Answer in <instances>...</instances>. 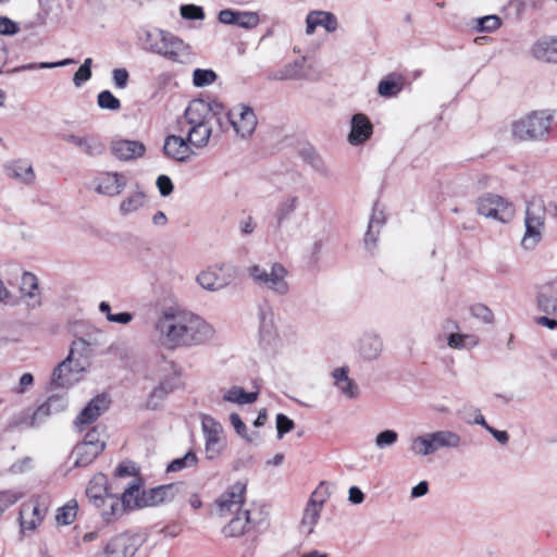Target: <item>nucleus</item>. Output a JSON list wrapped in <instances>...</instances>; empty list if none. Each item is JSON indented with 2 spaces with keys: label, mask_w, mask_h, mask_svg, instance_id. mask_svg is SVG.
<instances>
[{
  "label": "nucleus",
  "mask_w": 557,
  "mask_h": 557,
  "mask_svg": "<svg viewBox=\"0 0 557 557\" xmlns=\"http://www.w3.org/2000/svg\"><path fill=\"white\" fill-rule=\"evenodd\" d=\"M129 74L126 69L120 67L112 71V81L114 87L117 89H124L127 87Z\"/></svg>",
  "instance_id": "680f3d73"
},
{
  "label": "nucleus",
  "mask_w": 557,
  "mask_h": 557,
  "mask_svg": "<svg viewBox=\"0 0 557 557\" xmlns=\"http://www.w3.org/2000/svg\"><path fill=\"white\" fill-rule=\"evenodd\" d=\"M20 30L18 24L7 16L0 17V34L1 35H15Z\"/></svg>",
  "instance_id": "774afa93"
},
{
  "label": "nucleus",
  "mask_w": 557,
  "mask_h": 557,
  "mask_svg": "<svg viewBox=\"0 0 557 557\" xmlns=\"http://www.w3.org/2000/svg\"><path fill=\"white\" fill-rule=\"evenodd\" d=\"M553 123V115L545 110L532 111L511 124L512 136L519 140L546 139Z\"/></svg>",
  "instance_id": "39448f33"
},
{
  "label": "nucleus",
  "mask_w": 557,
  "mask_h": 557,
  "mask_svg": "<svg viewBox=\"0 0 557 557\" xmlns=\"http://www.w3.org/2000/svg\"><path fill=\"white\" fill-rule=\"evenodd\" d=\"M7 173L10 177L26 185L33 184L36 178L32 163L25 160L13 161L7 166Z\"/></svg>",
  "instance_id": "7c9ffc66"
},
{
  "label": "nucleus",
  "mask_w": 557,
  "mask_h": 557,
  "mask_svg": "<svg viewBox=\"0 0 557 557\" xmlns=\"http://www.w3.org/2000/svg\"><path fill=\"white\" fill-rule=\"evenodd\" d=\"M100 446H92L79 443L75 446L73 455L75 456V467H86L90 465L100 454Z\"/></svg>",
  "instance_id": "e433bc0d"
},
{
  "label": "nucleus",
  "mask_w": 557,
  "mask_h": 557,
  "mask_svg": "<svg viewBox=\"0 0 557 557\" xmlns=\"http://www.w3.org/2000/svg\"><path fill=\"white\" fill-rule=\"evenodd\" d=\"M305 58L296 60L294 62L285 64L282 69L272 71L268 74L270 81H289V79H302Z\"/></svg>",
  "instance_id": "c756f323"
},
{
  "label": "nucleus",
  "mask_w": 557,
  "mask_h": 557,
  "mask_svg": "<svg viewBox=\"0 0 557 557\" xmlns=\"http://www.w3.org/2000/svg\"><path fill=\"white\" fill-rule=\"evenodd\" d=\"M181 484H166L160 485L149 491H144V505L157 506L162 503L172 500L174 496L180 492Z\"/></svg>",
  "instance_id": "393cba45"
},
{
  "label": "nucleus",
  "mask_w": 557,
  "mask_h": 557,
  "mask_svg": "<svg viewBox=\"0 0 557 557\" xmlns=\"http://www.w3.org/2000/svg\"><path fill=\"white\" fill-rule=\"evenodd\" d=\"M110 150L120 161H131L141 158L146 152V147L138 140L115 139L111 141Z\"/></svg>",
  "instance_id": "6ab92c4d"
},
{
  "label": "nucleus",
  "mask_w": 557,
  "mask_h": 557,
  "mask_svg": "<svg viewBox=\"0 0 557 557\" xmlns=\"http://www.w3.org/2000/svg\"><path fill=\"white\" fill-rule=\"evenodd\" d=\"M86 495L96 507L100 508L101 503L110 495L107 476L102 473L94 475L86 488Z\"/></svg>",
  "instance_id": "cd10ccee"
},
{
  "label": "nucleus",
  "mask_w": 557,
  "mask_h": 557,
  "mask_svg": "<svg viewBox=\"0 0 557 557\" xmlns=\"http://www.w3.org/2000/svg\"><path fill=\"white\" fill-rule=\"evenodd\" d=\"M235 268L227 263L216 264L213 268L201 271L197 277V283L207 290L216 292L231 284L235 275Z\"/></svg>",
  "instance_id": "9b49d317"
},
{
  "label": "nucleus",
  "mask_w": 557,
  "mask_h": 557,
  "mask_svg": "<svg viewBox=\"0 0 557 557\" xmlns=\"http://www.w3.org/2000/svg\"><path fill=\"white\" fill-rule=\"evenodd\" d=\"M332 377L334 380V385L345 397L355 399L358 396V386L351 379H349L347 367L334 369Z\"/></svg>",
  "instance_id": "c85d7f7f"
},
{
  "label": "nucleus",
  "mask_w": 557,
  "mask_h": 557,
  "mask_svg": "<svg viewBox=\"0 0 557 557\" xmlns=\"http://www.w3.org/2000/svg\"><path fill=\"white\" fill-rule=\"evenodd\" d=\"M101 516L107 522H111L119 517H121L125 511V507L122 504L121 499L110 494L106 499L101 503Z\"/></svg>",
  "instance_id": "58836bf2"
},
{
  "label": "nucleus",
  "mask_w": 557,
  "mask_h": 557,
  "mask_svg": "<svg viewBox=\"0 0 557 557\" xmlns=\"http://www.w3.org/2000/svg\"><path fill=\"white\" fill-rule=\"evenodd\" d=\"M463 418L466 421L470 424H478L486 429V425L488 423L486 422L485 418L482 416L479 409L476 408H469V410H465Z\"/></svg>",
  "instance_id": "69168bd1"
},
{
  "label": "nucleus",
  "mask_w": 557,
  "mask_h": 557,
  "mask_svg": "<svg viewBox=\"0 0 557 557\" xmlns=\"http://www.w3.org/2000/svg\"><path fill=\"white\" fill-rule=\"evenodd\" d=\"M180 12L183 18L185 20H203L205 12L201 7L195 4H184L181 5Z\"/></svg>",
  "instance_id": "bf43d9fd"
},
{
  "label": "nucleus",
  "mask_w": 557,
  "mask_h": 557,
  "mask_svg": "<svg viewBox=\"0 0 557 557\" xmlns=\"http://www.w3.org/2000/svg\"><path fill=\"white\" fill-rule=\"evenodd\" d=\"M106 433L104 429L101 426H95L90 431H88L82 443L89 444L92 446H100V450L103 451L106 447Z\"/></svg>",
  "instance_id": "3c124183"
},
{
  "label": "nucleus",
  "mask_w": 557,
  "mask_h": 557,
  "mask_svg": "<svg viewBox=\"0 0 557 557\" xmlns=\"http://www.w3.org/2000/svg\"><path fill=\"white\" fill-rule=\"evenodd\" d=\"M435 453L441 449H459L462 446L461 436L451 430L430 432Z\"/></svg>",
  "instance_id": "bb28decb"
},
{
  "label": "nucleus",
  "mask_w": 557,
  "mask_h": 557,
  "mask_svg": "<svg viewBox=\"0 0 557 557\" xmlns=\"http://www.w3.org/2000/svg\"><path fill=\"white\" fill-rule=\"evenodd\" d=\"M323 27L327 33H334L338 28L337 17L326 11H311L306 17V34L312 35L317 27Z\"/></svg>",
  "instance_id": "4be33fe9"
},
{
  "label": "nucleus",
  "mask_w": 557,
  "mask_h": 557,
  "mask_svg": "<svg viewBox=\"0 0 557 557\" xmlns=\"http://www.w3.org/2000/svg\"><path fill=\"white\" fill-rule=\"evenodd\" d=\"M260 18L258 13L239 11V27L244 29H253L259 25Z\"/></svg>",
  "instance_id": "13d9d810"
},
{
  "label": "nucleus",
  "mask_w": 557,
  "mask_h": 557,
  "mask_svg": "<svg viewBox=\"0 0 557 557\" xmlns=\"http://www.w3.org/2000/svg\"><path fill=\"white\" fill-rule=\"evenodd\" d=\"M478 344L479 338L474 334L451 332L447 336V345L453 349H471Z\"/></svg>",
  "instance_id": "79ce46f5"
},
{
  "label": "nucleus",
  "mask_w": 557,
  "mask_h": 557,
  "mask_svg": "<svg viewBox=\"0 0 557 557\" xmlns=\"http://www.w3.org/2000/svg\"><path fill=\"white\" fill-rule=\"evenodd\" d=\"M51 414L53 413L50 411V408H48L46 403H44L34 411L29 425L38 426L40 423L45 421L46 418H48Z\"/></svg>",
  "instance_id": "338daca9"
},
{
  "label": "nucleus",
  "mask_w": 557,
  "mask_h": 557,
  "mask_svg": "<svg viewBox=\"0 0 557 557\" xmlns=\"http://www.w3.org/2000/svg\"><path fill=\"white\" fill-rule=\"evenodd\" d=\"M92 59H85L84 63L78 67L73 77V83L76 87H81L83 83L91 77Z\"/></svg>",
  "instance_id": "4d7b16f0"
},
{
  "label": "nucleus",
  "mask_w": 557,
  "mask_h": 557,
  "mask_svg": "<svg viewBox=\"0 0 557 557\" xmlns=\"http://www.w3.org/2000/svg\"><path fill=\"white\" fill-rule=\"evenodd\" d=\"M61 139L79 149L84 154L95 158L104 153V144L94 135H78L74 133L61 134Z\"/></svg>",
  "instance_id": "dca6fc26"
},
{
  "label": "nucleus",
  "mask_w": 557,
  "mask_h": 557,
  "mask_svg": "<svg viewBox=\"0 0 557 557\" xmlns=\"http://www.w3.org/2000/svg\"><path fill=\"white\" fill-rule=\"evenodd\" d=\"M169 35L162 29L145 30L140 36L144 50L159 55Z\"/></svg>",
  "instance_id": "2f4dec72"
},
{
  "label": "nucleus",
  "mask_w": 557,
  "mask_h": 557,
  "mask_svg": "<svg viewBox=\"0 0 557 557\" xmlns=\"http://www.w3.org/2000/svg\"><path fill=\"white\" fill-rule=\"evenodd\" d=\"M202 431L206 437V453L209 459L215 458L223 448V428L211 417H203Z\"/></svg>",
  "instance_id": "f3484780"
},
{
  "label": "nucleus",
  "mask_w": 557,
  "mask_h": 557,
  "mask_svg": "<svg viewBox=\"0 0 557 557\" xmlns=\"http://www.w3.org/2000/svg\"><path fill=\"white\" fill-rule=\"evenodd\" d=\"M398 441V433L394 430H385L380 432L375 436V446L379 449H385L387 447L393 446Z\"/></svg>",
  "instance_id": "5fc2aeb1"
},
{
  "label": "nucleus",
  "mask_w": 557,
  "mask_h": 557,
  "mask_svg": "<svg viewBox=\"0 0 557 557\" xmlns=\"http://www.w3.org/2000/svg\"><path fill=\"white\" fill-rule=\"evenodd\" d=\"M47 512L45 505L38 499H29L22 504L20 509L21 532L35 531L41 524Z\"/></svg>",
  "instance_id": "2eb2a0df"
},
{
  "label": "nucleus",
  "mask_w": 557,
  "mask_h": 557,
  "mask_svg": "<svg viewBox=\"0 0 557 557\" xmlns=\"http://www.w3.org/2000/svg\"><path fill=\"white\" fill-rule=\"evenodd\" d=\"M298 205L299 198L295 195H288L277 203L274 216L278 227L290 219L292 214L297 210Z\"/></svg>",
  "instance_id": "c9c22d12"
},
{
  "label": "nucleus",
  "mask_w": 557,
  "mask_h": 557,
  "mask_svg": "<svg viewBox=\"0 0 557 557\" xmlns=\"http://www.w3.org/2000/svg\"><path fill=\"white\" fill-rule=\"evenodd\" d=\"M502 25V20L498 15H486L482 17L474 18L472 21V28L476 32H487L492 33L498 29Z\"/></svg>",
  "instance_id": "49530a36"
},
{
  "label": "nucleus",
  "mask_w": 557,
  "mask_h": 557,
  "mask_svg": "<svg viewBox=\"0 0 557 557\" xmlns=\"http://www.w3.org/2000/svg\"><path fill=\"white\" fill-rule=\"evenodd\" d=\"M540 311L557 317V280L545 285L537 295Z\"/></svg>",
  "instance_id": "a878e982"
},
{
  "label": "nucleus",
  "mask_w": 557,
  "mask_h": 557,
  "mask_svg": "<svg viewBox=\"0 0 557 557\" xmlns=\"http://www.w3.org/2000/svg\"><path fill=\"white\" fill-rule=\"evenodd\" d=\"M530 53L537 61L557 64V37H543L536 40Z\"/></svg>",
  "instance_id": "5701e85b"
},
{
  "label": "nucleus",
  "mask_w": 557,
  "mask_h": 557,
  "mask_svg": "<svg viewBox=\"0 0 557 557\" xmlns=\"http://www.w3.org/2000/svg\"><path fill=\"white\" fill-rule=\"evenodd\" d=\"M74 63H76V61L73 59H64V60L58 61V62L28 63V64H24V65L15 67L14 71L21 72V71H32V70H37V69H55V67L65 66L69 64H74Z\"/></svg>",
  "instance_id": "603ef678"
},
{
  "label": "nucleus",
  "mask_w": 557,
  "mask_h": 557,
  "mask_svg": "<svg viewBox=\"0 0 557 557\" xmlns=\"http://www.w3.org/2000/svg\"><path fill=\"white\" fill-rule=\"evenodd\" d=\"M215 336L214 327L202 317L185 310L178 348H193L209 344Z\"/></svg>",
  "instance_id": "0eeeda50"
},
{
  "label": "nucleus",
  "mask_w": 557,
  "mask_h": 557,
  "mask_svg": "<svg viewBox=\"0 0 557 557\" xmlns=\"http://www.w3.org/2000/svg\"><path fill=\"white\" fill-rule=\"evenodd\" d=\"M246 485L236 482L216 499V512L220 517L243 511Z\"/></svg>",
  "instance_id": "ddd939ff"
},
{
  "label": "nucleus",
  "mask_w": 557,
  "mask_h": 557,
  "mask_svg": "<svg viewBox=\"0 0 557 557\" xmlns=\"http://www.w3.org/2000/svg\"><path fill=\"white\" fill-rule=\"evenodd\" d=\"M430 432L410 438L409 450L417 458H424L435 454Z\"/></svg>",
  "instance_id": "f704fd0d"
},
{
  "label": "nucleus",
  "mask_w": 557,
  "mask_h": 557,
  "mask_svg": "<svg viewBox=\"0 0 557 557\" xmlns=\"http://www.w3.org/2000/svg\"><path fill=\"white\" fill-rule=\"evenodd\" d=\"M185 310L166 307L158 310L150 323V334L162 347L177 349Z\"/></svg>",
  "instance_id": "f03ea898"
},
{
  "label": "nucleus",
  "mask_w": 557,
  "mask_h": 557,
  "mask_svg": "<svg viewBox=\"0 0 557 557\" xmlns=\"http://www.w3.org/2000/svg\"><path fill=\"white\" fill-rule=\"evenodd\" d=\"M258 395V392H246L240 386H232L223 394V400L243 406L255 403Z\"/></svg>",
  "instance_id": "ea45409f"
},
{
  "label": "nucleus",
  "mask_w": 557,
  "mask_h": 557,
  "mask_svg": "<svg viewBox=\"0 0 557 557\" xmlns=\"http://www.w3.org/2000/svg\"><path fill=\"white\" fill-rule=\"evenodd\" d=\"M187 138L176 135H169L165 137L163 145L164 154L175 161L185 162L189 159L193 150Z\"/></svg>",
  "instance_id": "aec40b11"
},
{
  "label": "nucleus",
  "mask_w": 557,
  "mask_h": 557,
  "mask_svg": "<svg viewBox=\"0 0 557 557\" xmlns=\"http://www.w3.org/2000/svg\"><path fill=\"white\" fill-rule=\"evenodd\" d=\"M88 354L89 343L83 338L75 339L67 358L54 369L51 385L57 388L73 386L78 381V374L85 369Z\"/></svg>",
  "instance_id": "7ed1b4c3"
},
{
  "label": "nucleus",
  "mask_w": 557,
  "mask_h": 557,
  "mask_svg": "<svg viewBox=\"0 0 557 557\" xmlns=\"http://www.w3.org/2000/svg\"><path fill=\"white\" fill-rule=\"evenodd\" d=\"M109 401L106 396L98 395L79 412L75 420L78 428L96 421L107 409Z\"/></svg>",
  "instance_id": "b1692460"
},
{
  "label": "nucleus",
  "mask_w": 557,
  "mask_h": 557,
  "mask_svg": "<svg viewBox=\"0 0 557 557\" xmlns=\"http://www.w3.org/2000/svg\"><path fill=\"white\" fill-rule=\"evenodd\" d=\"M223 104L219 101L193 100L185 110V120L190 126L187 140L195 148L207 147L213 132V123L220 127L222 123Z\"/></svg>",
  "instance_id": "f257e3e1"
},
{
  "label": "nucleus",
  "mask_w": 557,
  "mask_h": 557,
  "mask_svg": "<svg viewBox=\"0 0 557 557\" xmlns=\"http://www.w3.org/2000/svg\"><path fill=\"white\" fill-rule=\"evenodd\" d=\"M37 288L38 280L36 275L30 272H24L21 278V292L33 298Z\"/></svg>",
  "instance_id": "6e6d98bb"
},
{
  "label": "nucleus",
  "mask_w": 557,
  "mask_h": 557,
  "mask_svg": "<svg viewBox=\"0 0 557 557\" xmlns=\"http://www.w3.org/2000/svg\"><path fill=\"white\" fill-rule=\"evenodd\" d=\"M216 79V74L212 70L196 69L193 73V83L196 87L211 85Z\"/></svg>",
  "instance_id": "864d4df0"
},
{
  "label": "nucleus",
  "mask_w": 557,
  "mask_h": 557,
  "mask_svg": "<svg viewBox=\"0 0 557 557\" xmlns=\"http://www.w3.org/2000/svg\"><path fill=\"white\" fill-rule=\"evenodd\" d=\"M97 103L102 110L117 111L121 109V101L110 90L99 92Z\"/></svg>",
  "instance_id": "8fccbe9b"
},
{
  "label": "nucleus",
  "mask_w": 557,
  "mask_h": 557,
  "mask_svg": "<svg viewBox=\"0 0 557 557\" xmlns=\"http://www.w3.org/2000/svg\"><path fill=\"white\" fill-rule=\"evenodd\" d=\"M471 312L473 317L482 320L484 323H492L494 320L492 310L482 304L473 306Z\"/></svg>",
  "instance_id": "0e129e2a"
},
{
  "label": "nucleus",
  "mask_w": 557,
  "mask_h": 557,
  "mask_svg": "<svg viewBox=\"0 0 557 557\" xmlns=\"http://www.w3.org/2000/svg\"><path fill=\"white\" fill-rule=\"evenodd\" d=\"M146 203V195L144 191L137 190L127 196L119 207V211L122 215H128L137 212Z\"/></svg>",
  "instance_id": "a19ab883"
},
{
  "label": "nucleus",
  "mask_w": 557,
  "mask_h": 557,
  "mask_svg": "<svg viewBox=\"0 0 557 557\" xmlns=\"http://www.w3.org/2000/svg\"><path fill=\"white\" fill-rule=\"evenodd\" d=\"M45 403L53 414L63 411L67 405L66 398L62 395H52Z\"/></svg>",
  "instance_id": "e2e57ef3"
},
{
  "label": "nucleus",
  "mask_w": 557,
  "mask_h": 557,
  "mask_svg": "<svg viewBox=\"0 0 557 557\" xmlns=\"http://www.w3.org/2000/svg\"><path fill=\"white\" fill-rule=\"evenodd\" d=\"M265 519V513L261 507L245 508L243 511L235 513L230 522L223 528L225 536L234 537L249 532L253 528L260 525Z\"/></svg>",
  "instance_id": "1a4fd4ad"
},
{
  "label": "nucleus",
  "mask_w": 557,
  "mask_h": 557,
  "mask_svg": "<svg viewBox=\"0 0 557 557\" xmlns=\"http://www.w3.org/2000/svg\"><path fill=\"white\" fill-rule=\"evenodd\" d=\"M259 333L263 341H270L276 334L273 312L270 309H262L259 312Z\"/></svg>",
  "instance_id": "c03bdc74"
},
{
  "label": "nucleus",
  "mask_w": 557,
  "mask_h": 557,
  "mask_svg": "<svg viewBox=\"0 0 557 557\" xmlns=\"http://www.w3.org/2000/svg\"><path fill=\"white\" fill-rule=\"evenodd\" d=\"M159 55L182 65L191 64L195 60L190 45L172 33L168 36Z\"/></svg>",
  "instance_id": "4468645a"
},
{
  "label": "nucleus",
  "mask_w": 557,
  "mask_h": 557,
  "mask_svg": "<svg viewBox=\"0 0 557 557\" xmlns=\"http://www.w3.org/2000/svg\"><path fill=\"white\" fill-rule=\"evenodd\" d=\"M476 211L486 218L507 223L515 214L513 206L498 195L486 194L479 198Z\"/></svg>",
  "instance_id": "9d476101"
},
{
  "label": "nucleus",
  "mask_w": 557,
  "mask_h": 557,
  "mask_svg": "<svg viewBox=\"0 0 557 557\" xmlns=\"http://www.w3.org/2000/svg\"><path fill=\"white\" fill-rule=\"evenodd\" d=\"M174 384L170 380H164L160 382V384L153 388L148 400L147 407L149 409H157L163 399L174 391Z\"/></svg>",
  "instance_id": "37998d69"
},
{
  "label": "nucleus",
  "mask_w": 557,
  "mask_h": 557,
  "mask_svg": "<svg viewBox=\"0 0 557 557\" xmlns=\"http://www.w3.org/2000/svg\"><path fill=\"white\" fill-rule=\"evenodd\" d=\"M405 79L400 74L392 73L380 81L377 94L384 98H393L404 89Z\"/></svg>",
  "instance_id": "72a5a7b5"
},
{
  "label": "nucleus",
  "mask_w": 557,
  "mask_h": 557,
  "mask_svg": "<svg viewBox=\"0 0 557 557\" xmlns=\"http://www.w3.org/2000/svg\"><path fill=\"white\" fill-rule=\"evenodd\" d=\"M384 222L382 212H374L370 219L368 231L364 236V243L368 248H372L376 244L379 228Z\"/></svg>",
  "instance_id": "a18cd8bd"
},
{
  "label": "nucleus",
  "mask_w": 557,
  "mask_h": 557,
  "mask_svg": "<svg viewBox=\"0 0 557 557\" xmlns=\"http://www.w3.org/2000/svg\"><path fill=\"white\" fill-rule=\"evenodd\" d=\"M95 190L108 197L119 196L127 186V177L119 172H102L95 178Z\"/></svg>",
  "instance_id": "a211bd4d"
},
{
  "label": "nucleus",
  "mask_w": 557,
  "mask_h": 557,
  "mask_svg": "<svg viewBox=\"0 0 557 557\" xmlns=\"http://www.w3.org/2000/svg\"><path fill=\"white\" fill-rule=\"evenodd\" d=\"M198 458L194 451H188L185 456L181 458H176L172 460L168 467V472H178L187 468L195 467L197 465Z\"/></svg>",
  "instance_id": "de8ad7c7"
},
{
  "label": "nucleus",
  "mask_w": 557,
  "mask_h": 557,
  "mask_svg": "<svg viewBox=\"0 0 557 557\" xmlns=\"http://www.w3.org/2000/svg\"><path fill=\"white\" fill-rule=\"evenodd\" d=\"M295 426V423L292 419H289L287 416L283 413H278L276 416V430H277V437L281 440L283 436L290 432Z\"/></svg>",
  "instance_id": "052dcab7"
},
{
  "label": "nucleus",
  "mask_w": 557,
  "mask_h": 557,
  "mask_svg": "<svg viewBox=\"0 0 557 557\" xmlns=\"http://www.w3.org/2000/svg\"><path fill=\"white\" fill-rule=\"evenodd\" d=\"M125 509H134L137 507H146L144 505V492L140 493V484L134 480L119 497Z\"/></svg>",
  "instance_id": "4c0bfd02"
},
{
  "label": "nucleus",
  "mask_w": 557,
  "mask_h": 557,
  "mask_svg": "<svg viewBox=\"0 0 557 557\" xmlns=\"http://www.w3.org/2000/svg\"><path fill=\"white\" fill-rule=\"evenodd\" d=\"M373 133V125L363 113H356L351 117V129L348 134V143L358 146L366 143Z\"/></svg>",
  "instance_id": "412c9836"
},
{
  "label": "nucleus",
  "mask_w": 557,
  "mask_h": 557,
  "mask_svg": "<svg viewBox=\"0 0 557 557\" xmlns=\"http://www.w3.org/2000/svg\"><path fill=\"white\" fill-rule=\"evenodd\" d=\"M327 493L321 484L311 495L299 523V531L305 535H310L314 531L320 515L323 508V504L326 500Z\"/></svg>",
  "instance_id": "f8f14e48"
},
{
  "label": "nucleus",
  "mask_w": 557,
  "mask_h": 557,
  "mask_svg": "<svg viewBox=\"0 0 557 557\" xmlns=\"http://www.w3.org/2000/svg\"><path fill=\"white\" fill-rule=\"evenodd\" d=\"M546 213V203L541 197H532L527 201L524 211L525 232L521 240L523 249L532 250L542 240Z\"/></svg>",
  "instance_id": "423d86ee"
},
{
  "label": "nucleus",
  "mask_w": 557,
  "mask_h": 557,
  "mask_svg": "<svg viewBox=\"0 0 557 557\" xmlns=\"http://www.w3.org/2000/svg\"><path fill=\"white\" fill-rule=\"evenodd\" d=\"M249 278L260 288L274 295L285 296L289 293L288 271L280 262L252 264L247 269Z\"/></svg>",
  "instance_id": "20e7f679"
},
{
  "label": "nucleus",
  "mask_w": 557,
  "mask_h": 557,
  "mask_svg": "<svg viewBox=\"0 0 557 557\" xmlns=\"http://www.w3.org/2000/svg\"><path fill=\"white\" fill-rule=\"evenodd\" d=\"M383 349V343L376 334H364L359 341V354L367 360L377 358Z\"/></svg>",
  "instance_id": "473e14b6"
},
{
  "label": "nucleus",
  "mask_w": 557,
  "mask_h": 557,
  "mask_svg": "<svg viewBox=\"0 0 557 557\" xmlns=\"http://www.w3.org/2000/svg\"><path fill=\"white\" fill-rule=\"evenodd\" d=\"M223 119H226L242 138L250 137L258 124L253 109L244 103L236 104L227 112L223 109Z\"/></svg>",
  "instance_id": "6e6552de"
},
{
  "label": "nucleus",
  "mask_w": 557,
  "mask_h": 557,
  "mask_svg": "<svg viewBox=\"0 0 557 557\" xmlns=\"http://www.w3.org/2000/svg\"><path fill=\"white\" fill-rule=\"evenodd\" d=\"M77 515V503L75 500L69 502L63 507L59 508L57 513V522L62 525L71 524Z\"/></svg>",
  "instance_id": "09e8293b"
}]
</instances>
